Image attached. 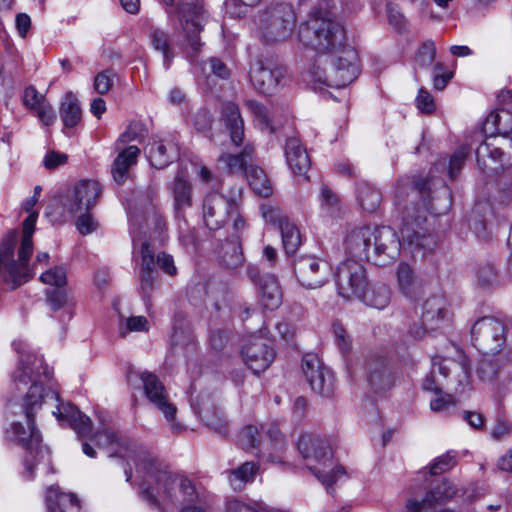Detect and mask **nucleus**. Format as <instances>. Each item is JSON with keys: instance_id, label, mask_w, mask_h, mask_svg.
Wrapping results in <instances>:
<instances>
[{"instance_id": "54", "label": "nucleus", "mask_w": 512, "mask_h": 512, "mask_svg": "<svg viewBox=\"0 0 512 512\" xmlns=\"http://www.w3.org/2000/svg\"><path fill=\"white\" fill-rule=\"evenodd\" d=\"M206 425L217 433H224L227 428V422L223 413L215 409L213 412L204 411L201 415Z\"/></svg>"}, {"instance_id": "50", "label": "nucleus", "mask_w": 512, "mask_h": 512, "mask_svg": "<svg viewBox=\"0 0 512 512\" xmlns=\"http://www.w3.org/2000/svg\"><path fill=\"white\" fill-rule=\"evenodd\" d=\"M494 145L490 142L481 143L476 150V159L479 168L484 172L497 173V166H492L488 163Z\"/></svg>"}, {"instance_id": "58", "label": "nucleus", "mask_w": 512, "mask_h": 512, "mask_svg": "<svg viewBox=\"0 0 512 512\" xmlns=\"http://www.w3.org/2000/svg\"><path fill=\"white\" fill-rule=\"evenodd\" d=\"M226 510L227 512H271L259 504L251 505L236 498L227 501Z\"/></svg>"}, {"instance_id": "31", "label": "nucleus", "mask_w": 512, "mask_h": 512, "mask_svg": "<svg viewBox=\"0 0 512 512\" xmlns=\"http://www.w3.org/2000/svg\"><path fill=\"white\" fill-rule=\"evenodd\" d=\"M222 121L229 130L231 141L237 146L240 145L244 136V121L235 103L223 104Z\"/></svg>"}, {"instance_id": "8", "label": "nucleus", "mask_w": 512, "mask_h": 512, "mask_svg": "<svg viewBox=\"0 0 512 512\" xmlns=\"http://www.w3.org/2000/svg\"><path fill=\"white\" fill-rule=\"evenodd\" d=\"M507 329V324L503 320L482 317L472 326V343L484 355L499 354L506 347Z\"/></svg>"}, {"instance_id": "57", "label": "nucleus", "mask_w": 512, "mask_h": 512, "mask_svg": "<svg viewBox=\"0 0 512 512\" xmlns=\"http://www.w3.org/2000/svg\"><path fill=\"white\" fill-rule=\"evenodd\" d=\"M438 394L439 395L430 402V408L433 412H449L456 406V399L451 394H442L441 392Z\"/></svg>"}, {"instance_id": "41", "label": "nucleus", "mask_w": 512, "mask_h": 512, "mask_svg": "<svg viewBox=\"0 0 512 512\" xmlns=\"http://www.w3.org/2000/svg\"><path fill=\"white\" fill-rule=\"evenodd\" d=\"M221 263L228 269H236L244 262L241 246L236 241H227L220 248Z\"/></svg>"}, {"instance_id": "13", "label": "nucleus", "mask_w": 512, "mask_h": 512, "mask_svg": "<svg viewBox=\"0 0 512 512\" xmlns=\"http://www.w3.org/2000/svg\"><path fill=\"white\" fill-rule=\"evenodd\" d=\"M179 20L191 50V55H196L202 46L199 34L205 21V11L200 0H183L179 6Z\"/></svg>"}, {"instance_id": "16", "label": "nucleus", "mask_w": 512, "mask_h": 512, "mask_svg": "<svg viewBox=\"0 0 512 512\" xmlns=\"http://www.w3.org/2000/svg\"><path fill=\"white\" fill-rule=\"evenodd\" d=\"M91 441L99 448H104L110 451L109 456H119L122 458L131 459L134 461L136 468L141 463L139 454L147 452L139 448L135 443L129 439L119 436L115 431L110 428H104L98 431Z\"/></svg>"}, {"instance_id": "5", "label": "nucleus", "mask_w": 512, "mask_h": 512, "mask_svg": "<svg viewBox=\"0 0 512 512\" xmlns=\"http://www.w3.org/2000/svg\"><path fill=\"white\" fill-rule=\"evenodd\" d=\"M38 213L32 212L23 222V233L15 260V247L17 235L9 233L0 245V281L9 285L12 289L26 283L32 278L29 267V259L33 252L32 235L35 229Z\"/></svg>"}, {"instance_id": "27", "label": "nucleus", "mask_w": 512, "mask_h": 512, "mask_svg": "<svg viewBox=\"0 0 512 512\" xmlns=\"http://www.w3.org/2000/svg\"><path fill=\"white\" fill-rule=\"evenodd\" d=\"M447 303L443 296L434 295L425 300L422 311V323L426 329L436 330L445 321Z\"/></svg>"}, {"instance_id": "11", "label": "nucleus", "mask_w": 512, "mask_h": 512, "mask_svg": "<svg viewBox=\"0 0 512 512\" xmlns=\"http://www.w3.org/2000/svg\"><path fill=\"white\" fill-rule=\"evenodd\" d=\"M334 277L338 294L345 299L358 298L368 286L364 266L354 259L341 262Z\"/></svg>"}, {"instance_id": "43", "label": "nucleus", "mask_w": 512, "mask_h": 512, "mask_svg": "<svg viewBox=\"0 0 512 512\" xmlns=\"http://www.w3.org/2000/svg\"><path fill=\"white\" fill-rule=\"evenodd\" d=\"M245 106L248 111L254 116L255 124L261 129L275 132V127L272 123L268 109L256 100L248 99L245 101Z\"/></svg>"}, {"instance_id": "33", "label": "nucleus", "mask_w": 512, "mask_h": 512, "mask_svg": "<svg viewBox=\"0 0 512 512\" xmlns=\"http://www.w3.org/2000/svg\"><path fill=\"white\" fill-rule=\"evenodd\" d=\"M140 150L135 145H130L119 152L112 165V175L117 183H123L129 173L131 166L137 162Z\"/></svg>"}, {"instance_id": "47", "label": "nucleus", "mask_w": 512, "mask_h": 512, "mask_svg": "<svg viewBox=\"0 0 512 512\" xmlns=\"http://www.w3.org/2000/svg\"><path fill=\"white\" fill-rule=\"evenodd\" d=\"M47 301L54 311H57L63 307H73L75 305L74 298L64 287L55 288L51 291H48Z\"/></svg>"}, {"instance_id": "12", "label": "nucleus", "mask_w": 512, "mask_h": 512, "mask_svg": "<svg viewBox=\"0 0 512 512\" xmlns=\"http://www.w3.org/2000/svg\"><path fill=\"white\" fill-rule=\"evenodd\" d=\"M102 188L95 180H81L75 184L69 194L61 201L63 218L73 217L78 213L88 212L92 209L100 195Z\"/></svg>"}, {"instance_id": "30", "label": "nucleus", "mask_w": 512, "mask_h": 512, "mask_svg": "<svg viewBox=\"0 0 512 512\" xmlns=\"http://www.w3.org/2000/svg\"><path fill=\"white\" fill-rule=\"evenodd\" d=\"M187 171L180 169L171 183V193L174 200V208L177 212L186 210L192 206V186L187 179Z\"/></svg>"}, {"instance_id": "9", "label": "nucleus", "mask_w": 512, "mask_h": 512, "mask_svg": "<svg viewBox=\"0 0 512 512\" xmlns=\"http://www.w3.org/2000/svg\"><path fill=\"white\" fill-rule=\"evenodd\" d=\"M242 201V187L234 186L227 196L211 193L203 203V219L211 230L223 227L228 216H233Z\"/></svg>"}, {"instance_id": "22", "label": "nucleus", "mask_w": 512, "mask_h": 512, "mask_svg": "<svg viewBox=\"0 0 512 512\" xmlns=\"http://www.w3.org/2000/svg\"><path fill=\"white\" fill-rule=\"evenodd\" d=\"M242 357L248 368L257 374L270 366L275 358V351L266 339L253 336L244 345Z\"/></svg>"}, {"instance_id": "53", "label": "nucleus", "mask_w": 512, "mask_h": 512, "mask_svg": "<svg viewBox=\"0 0 512 512\" xmlns=\"http://www.w3.org/2000/svg\"><path fill=\"white\" fill-rule=\"evenodd\" d=\"M455 494L456 488L448 481H443L428 493L432 503L444 502L454 497Z\"/></svg>"}, {"instance_id": "23", "label": "nucleus", "mask_w": 512, "mask_h": 512, "mask_svg": "<svg viewBox=\"0 0 512 512\" xmlns=\"http://www.w3.org/2000/svg\"><path fill=\"white\" fill-rule=\"evenodd\" d=\"M248 275L250 279L259 286L263 305L270 310L278 308L283 299V293L278 279L271 274L260 276L258 269L255 267H249Z\"/></svg>"}, {"instance_id": "36", "label": "nucleus", "mask_w": 512, "mask_h": 512, "mask_svg": "<svg viewBox=\"0 0 512 512\" xmlns=\"http://www.w3.org/2000/svg\"><path fill=\"white\" fill-rule=\"evenodd\" d=\"M396 277L398 288L404 296L408 298H414L418 295V279L412 268L407 263L399 264Z\"/></svg>"}, {"instance_id": "48", "label": "nucleus", "mask_w": 512, "mask_h": 512, "mask_svg": "<svg viewBox=\"0 0 512 512\" xmlns=\"http://www.w3.org/2000/svg\"><path fill=\"white\" fill-rule=\"evenodd\" d=\"M149 323L144 316H131L126 319L121 318L118 326L121 337H126L130 332L148 331Z\"/></svg>"}, {"instance_id": "6", "label": "nucleus", "mask_w": 512, "mask_h": 512, "mask_svg": "<svg viewBox=\"0 0 512 512\" xmlns=\"http://www.w3.org/2000/svg\"><path fill=\"white\" fill-rule=\"evenodd\" d=\"M298 450L307 461V468L327 487L334 484L339 475L343 474L340 467L330 469L332 450L325 439L313 434H303L298 442Z\"/></svg>"}, {"instance_id": "7", "label": "nucleus", "mask_w": 512, "mask_h": 512, "mask_svg": "<svg viewBox=\"0 0 512 512\" xmlns=\"http://www.w3.org/2000/svg\"><path fill=\"white\" fill-rule=\"evenodd\" d=\"M295 14L288 4H277L260 11L255 23L260 39L274 44L288 39L295 26Z\"/></svg>"}, {"instance_id": "64", "label": "nucleus", "mask_w": 512, "mask_h": 512, "mask_svg": "<svg viewBox=\"0 0 512 512\" xmlns=\"http://www.w3.org/2000/svg\"><path fill=\"white\" fill-rule=\"evenodd\" d=\"M432 500L427 494L423 499L419 500L416 498H409L406 501L405 509L406 512H424L426 509L432 506Z\"/></svg>"}, {"instance_id": "19", "label": "nucleus", "mask_w": 512, "mask_h": 512, "mask_svg": "<svg viewBox=\"0 0 512 512\" xmlns=\"http://www.w3.org/2000/svg\"><path fill=\"white\" fill-rule=\"evenodd\" d=\"M286 71L273 62H255L250 69V80L257 91L272 94L283 85Z\"/></svg>"}, {"instance_id": "29", "label": "nucleus", "mask_w": 512, "mask_h": 512, "mask_svg": "<svg viewBox=\"0 0 512 512\" xmlns=\"http://www.w3.org/2000/svg\"><path fill=\"white\" fill-rule=\"evenodd\" d=\"M47 512H68L80 508L79 499L73 493H63L58 486L51 485L45 491Z\"/></svg>"}, {"instance_id": "18", "label": "nucleus", "mask_w": 512, "mask_h": 512, "mask_svg": "<svg viewBox=\"0 0 512 512\" xmlns=\"http://www.w3.org/2000/svg\"><path fill=\"white\" fill-rule=\"evenodd\" d=\"M451 372H459V382L463 383L468 379V370L452 359L434 357L429 374L423 382V388L426 391L439 393L446 385L448 376Z\"/></svg>"}, {"instance_id": "1", "label": "nucleus", "mask_w": 512, "mask_h": 512, "mask_svg": "<svg viewBox=\"0 0 512 512\" xmlns=\"http://www.w3.org/2000/svg\"><path fill=\"white\" fill-rule=\"evenodd\" d=\"M299 40L320 52L310 69L314 89L321 85L342 88L352 83L359 74L356 50L344 44L345 32L331 11L318 8L298 31Z\"/></svg>"}, {"instance_id": "62", "label": "nucleus", "mask_w": 512, "mask_h": 512, "mask_svg": "<svg viewBox=\"0 0 512 512\" xmlns=\"http://www.w3.org/2000/svg\"><path fill=\"white\" fill-rule=\"evenodd\" d=\"M34 114L38 117V119L42 122V124L46 126H50L54 124L56 120V114L53 107L45 101L36 109L33 110Z\"/></svg>"}, {"instance_id": "25", "label": "nucleus", "mask_w": 512, "mask_h": 512, "mask_svg": "<svg viewBox=\"0 0 512 512\" xmlns=\"http://www.w3.org/2000/svg\"><path fill=\"white\" fill-rule=\"evenodd\" d=\"M285 158L292 172L299 176H305L308 172L311 161L301 141L296 137L286 140Z\"/></svg>"}, {"instance_id": "56", "label": "nucleus", "mask_w": 512, "mask_h": 512, "mask_svg": "<svg viewBox=\"0 0 512 512\" xmlns=\"http://www.w3.org/2000/svg\"><path fill=\"white\" fill-rule=\"evenodd\" d=\"M452 72L446 70L443 63L437 62L434 64L432 69L433 86L437 90H443L450 79L452 78Z\"/></svg>"}, {"instance_id": "38", "label": "nucleus", "mask_w": 512, "mask_h": 512, "mask_svg": "<svg viewBox=\"0 0 512 512\" xmlns=\"http://www.w3.org/2000/svg\"><path fill=\"white\" fill-rule=\"evenodd\" d=\"M246 178L250 187L257 195L262 197H269L272 195V184L262 168L250 164L247 168Z\"/></svg>"}, {"instance_id": "2", "label": "nucleus", "mask_w": 512, "mask_h": 512, "mask_svg": "<svg viewBox=\"0 0 512 512\" xmlns=\"http://www.w3.org/2000/svg\"><path fill=\"white\" fill-rule=\"evenodd\" d=\"M13 347L19 354V364L12 374V383L18 392L28 390L35 379L41 380V385L46 391L52 390L57 398V402L49 401L46 406L54 407L52 414L62 424L69 425L80 438L87 437L92 430L91 419L81 413L72 403L60 400L52 383V372L43 362L41 357H37L30 350L28 343L22 340L14 341Z\"/></svg>"}, {"instance_id": "42", "label": "nucleus", "mask_w": 512, "mask_h": 512, "mask_svg": "<svg viewBox=\"0 0 512 512\" xmlns=\"http://www.w3.org/2000/svg\"><path fill=\"white\" fill-rule=\"evenodd\" d=\"M366 305L376 309H384L390 302V290L386 285H375L358 297Z\"/></svg>"}, {"instance_id": "15", "label": "nucleus", "mask_w": 512, "mask_h": 512, "mask_svg": "<svg viewBox=\"0 0 512 512\" xmlns=\"http://www.w3.org/2000/svg\"><path fill=\"white\" fill-rule=\"evenodd\" d=\"M400 248V239L391 227L374 228L368 261L378 266H385L398 257Z\"/></svg>"}, {"instance_id": "44", "label": "nucleus", "mask_w": 512, "mask_h": 512, "mask_svg": "<svg viewBox=\"0 0 512 512\" xmlns=\"http://www.w3.org/2000/svg\"><path fill=\"white\" fill-rule=\"evenodd\" d=\"M150 39L154 49L162 53L164 67L168 69L173 59L168 34L159 28H152L150 31Z\"/></svg>"}, {"instance_id": "3", "label": "nucleus", "mask_w": 512, "mask_h": 512, "mask_svg": "<svg viewBox=\"0 0 512 512\" xmlns=\"http://www.w3.org/2000/svg\"><path fill=\"white\" fill-rule=\"evenodd\" d=\"M41 380L35 379L28 390L19 392L23 398L25 424L15 422L11 425L9 434L13 441L24 447L30 458H26L28 479L33 478L34 470L44 473L53 472L51 466L50 451L48 447L41 445V435L34 426V416L42 404L49 401L57 402L52 390H45Z\"/></svg>"}, {"instance_id": "10", "label": "nucleus", "mask_w": 512, "mask_h": 512, "mask_svg": "<svg viewBox=\"0 0 512 512\" xmlns=\"http://www.w3.org/2000/svg\"><path fill=\"white\" fill-rule=\"evenodd\" d=\"M140 379L148 402L163 414L173 432H180L182 426L176 421L177 407L171 401L160 379L155 374L149 372L141 373Z\"/></svg>"}, {"instance_id": "37", "label": "nucleus", "mask_w": 512, "mask_h": 512, "mask_svg": "<svg viewBox=\"0 0 512 512\" xmlns=\"http://www.w3.org/2000/svg\"><path fill=\"white\" fill-rule=\"evenodd\" d=\"M60 116L66 128L75 127L80 122L82 110L77 97L72 92L65 94L60 106Z\"/></svg>"}, {"instance_id": "39", "label": "nucleus", "mask_w": 512, "mask_h": 512, "mask_svg": "<svg viewBox=\"0 0 512 512\" xmlns=\"http://www.w3.org/2000/svg\"><path fill=\"white\" fill-rule=\"evenodd\" d=\"M259 466L255 462H245L229 472V482L235 491L242 490L247 483L254 480Z\"/></svg>"}, {"instance_id": "21", "label": "nucleus", "mask_w": 512, "mask_h": 512, "mask_svg": "<svg viewBox=\"0 0 512 512\" xmlns=\"http://www.w3.org/2000/svg\"><path fill=\"white\" fill-rule=\"evenodd\" d=\"M441 213L433 203H424L421 207L407 208L405 211L404 225L401 229L402 237L410 245L424 247L425 234L422 225L426 221V214Z\"/></svg>"}, {"instance_id": "46", "label": "nucleus", "mask_w": 512, "mask_h": 512, "mask_svg": "<svg viewBox=\"0 0 512 512\" xmlns=\"http://www.w3.org/2000/svg\"><path fill=\"white\" fill-rule=\"evenodd\" d=\"M145 228L153 230V233L157 234L160 241H164L163 233L166 229V223L154 205H150L144 215Z\"/></svg>"}, {"instance_id": "32", "label": "nucleus", "mask_w": 512, "mask_h": 512, "mask_svg": "<svg viewBox=\"0 0 512 512\" xmlns=\"http://www.w3.org/2000/svg\"><path fill=\"white\" fill-rule=\"evenodd\" d=\"M485 134L507 135L512 132V112L505 109H499L491 112L483 123Z\"/></svg>"}, {"instance_id": "59", "label": "nucleus", "mask_w": 512, "mask_h": 512, "mask_svg": "<svg viewBox=\"0 0 512 512\" xmlns=\"http://www.w3.org/2000/svg\"><path fill=\"white\" fill-rule=\"evenodd\" d=\"M478 284L483 287L493 286L497 283V272L491 264L479 267L477 271Z\"/></svg>"}, {"instance_id": "51", "label": "nucleus", "mask_w": 512, "mask_h": 512, "mask_svg": "<svg viewBox=\"0 0 512 512\" xmlns=\"http://www.w3.org/2000/svg\"><path fill=\"white\" fill-rule=\"evenodd\" d=\"M40 280L46 285L62 288L66 285L67 281L66 271L62 267L51 268L41 274Z\"/></svg>"}, {"instance_id": "20", "label": "nucleus", "mask_w": 512, "mask_h": 512, "mask_svg": "<svg viewBox=\"0 0 512 512\" xmlns=\"http://www.w3.org/2000/svg\"><path fill=\"white\" fill-rule=\"evenodd\" d=\"M302 370L311 389L322 396H331L334 391V376L315 355H306Z\"/></svg>"}, {"instance_id": "34", "label": "nucleus", "mask_w": 512, "mask_h": 512, "mask_svg": "<svg viewBox=\"0 0 512 512\" xmlns=\"http://www.w3.org/2000/svg\"><path fill=\"white\" fill-rule=\"evenodd\" d=\"M254 156V147L250 144L244 146L239 154L224 153L219 157V163L223 165L228 173L235 174L245 170L250 166L248 162L252 161Z\"/></svg>"}, {"instance_id": "4", "label": "nucleus", "mask_w": 512, "mask_h": 512, "mask_svg": "<svg viewBox=\"0 0 512 512\" xmlns=\"http://www.w3.org/2000/svg\"><path fill=\"white\" fill-rule=\"evenodd\" d=\"M139 457L140 496L150 505L160 507L161 503H175L180 501V496L188 503L198 499L196 488L189 479L173 475L149 452H142Z\"/></svg>"}, {"instance_id": "60", "label": "nucleus", "mask_w": 512, "mask_h": 512, "mask_svg": "<svg viewBox=\"0 0 512 512\" xmlns=\"http://www.w3.org/2000/svg\"><path fill=\"white\" fill-rule=\"evenodd\" d=\"M455 455L448 452L435 460L430 467V472L433 475L443 473L455 465Z\"/></svg>"}, {"instance_id": "24", "label": "nucleus", "mask_w": 512, "mask_h": 512, "mask_svg": "<svg viewBox=\"0 0 512 512\" xmlns=\"http://www.w3.org/2000/svg\"><path fill=\"white\" fill-rule=\"evenodd\" d=\"M368 382L376 391H386L395 382V374L384 358L372 359L368 364Z\"/></svg>"}, {"instance_id": "40", "label": "nucleus", "mask_w": 512, "mask_h": 512, "mask_svg": "<svg viewBox=\"0 0 512 512\" xmlns=\"http://www.w3.org/2000/svg\"><path fill=\"white\" fill-rule=\"evenodd\" d=\"M357 200L363 210L372 213L378 209L382 195L376 188L362 183L357 188Z\"/></svg>"}, {"instance_id": "14", "label": "nucleus", "mask_w": 512, "mask_h": 512, "mask_svg": "<svg viewBox=\"0 0 512 512\" xmlns=\"http://www.w3.org/2000/svg\"><path fill=\"white\" fill-rule=\"evenodd\" d=\"M294 270L299 283L307 289H317L329 282L330 264L316 256L305 255L295 261Z\"/></svg>"}, {"instance_id": "61", "label": "nucleus", "mask_w": 512, "mask_h": 512, "mask_svg": "<svg viewBox=\"0 0 512 512\" xmlns=\"http://www.w3.org/2000/svg\"><path fill=\"white\" fill-rule=\"evenodd\" d=\"M45 101V96L39 93L33 86L25 88L23 93V103L32 111Z\"/></svg>"}, {"instance_id": "17", "label": "nucleus", "mask_w": 512, "mask_h": 512, "mask_svg": "<svg viewBox=\"0 0 512 512\" xmlns=\"http://www.w3.org/2000/svg\"><path fill=\"white\" fill-rule=\"evenodd\" d=\"M267 443L263 442L262 434L256 426L248 425L239 435V443L245 450L258 449L260 452H280L285 447L284 435L277 426L272 425L265 433Z\"/></svg>"}, {"instance_id": "55", "label": "nucleus", "mask_w": 512, "mask_h": 512, "mask_svg": "<svg viewBox=\"0 0 512 512\" xmlns=\"http://www.w3.org/2000/svg\"><path fill=\"white\" fill-rule=\"evenodd\" d=\"M468 154V147L461 146L451 156L448 167V174L451 179H454L457 176L458 172L461 170L463 164L465 163Z\"/></svg>"}, {"instance_id": "28", "label": "nucleus", "mask_w": 512, "mask_h": 512, "mask_svg": "<svg viewBox=\"0 0 512 512\" xmlns=\"http://www.w3.org/2000/svg\"><path fill=\"white\" fill-rule=\"evenodd\" d=\"M146 152L151 165L162 169L177 155V147L171 140L153 139L148 144Z\"/></svg>"}, {"instance_id": "49", "label": "nucleus", "mask_w": 512, "mask_h": 512, "mask_svg": "<svg viewBox=\"0 0 512 512\" xmlns=\"http://www.w3.org/2000/svg\"><path fill=\"white\" fill-rule=\"evenodd\" d=\"M436 58V46L432 40L425 41L415 55V64L419 68L430 67Z\"/></svg>"}, {"instance_id": "26", "label": "nucleus", "mask_w": 512, "mask_h": 512, "mask_svg": "<svg viewBox=\"0 0 512 512\" xmlns=\"http://www.w3.org/2000/svg\"><path fill=\"white\" fill-rule=\"evenodd\" d=\"M374 228L364 226L350 232L346 238V247L349 254L359 259L365 258L368 261L370 255Z\"/></svg>"}, {"instance_id": "45", "label": "nucleus", "mask_w": 512, "mask_h": 512, "mask_svg": "<svg viewBox=\"0 0 512 512\" xmlns=\"http://www.w3.org/2000/svg\"><path fill=\"white\" fill-rule=\"evenodd\" d=\"M279 230L286 253L296 252L301 244V235L296 225L289 220H281Z\"/></svg>"}, {"instance_id": "35", "label": "nucleus", "mask_w": 512, "mask_h": 512, "mask_svg": "<svg viewBox=\"0 0 512 512\" xmlns=\"http://www.w3.org/2000/svg\"><path fill=\"white\" fill-rule=\"evenodd\" d=\"M141 258V288L144 291H148L154 283L153 272L155 267L154 251L148 241H144L141 244Z\"/></svg>"}, {"instance_id": "63", "label": "nucleus", "mask_w": 512, "mask_h": 512, "mask_svg": "<svg viewBox=\"0 0 512 512\" xmlns=\"http://www.w3.org/2000/svg\"><path fill=\"white\" fill-rule=\"evenodd\" d=\"M76 227L81 234L86 235L94 232L98 227V223L90 213L84 212L78 217Z\"/></svg>"}, {"instance_id": "52", "label": "nucleus", "mask_w": 512, "mask_h": 512, "mask_svg": "<svg viewBox=\"0 0 512 512\" xmlns=\"http://www.w3.org/2000/svg\"><path fill=\"white\" fill-rule=\"evenodd\" d=\"M115 76L116 74L112 69L99 72L94 78V90L101 95L108 93L113 87Z\"/></svg>"}]
</instances>
